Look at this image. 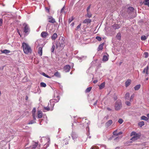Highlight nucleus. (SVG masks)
Segmentation results:
<instances>
[{
	"mask_svg": "<svg viewBox=\"0 0 149 149\" xmlns=\"http://www.w3.org/2000/svg\"><path fill=\"white\" fill-rule=\"evenodd\" d=\"M65 38L62 36L60 37L58 42L56 43V48H57L59 47L61 48H63L65 45Z\"/></svg>",
	"mask_w": 149,
	"mask_h": 149,
	"instance_id": "nucleus-1",
	"label": "nucleus"
},
{
	"mask_svg": "<svg viewBox=\"0 0 149 149\" xmlns=\"http://www.w3.org/2000/svg\"><path fill=\"white\" fill-rule=\"evenodd\" d=\"M22 46L24 53L28 54L31 53V48L25 42H23L22 44Z\"/></svg>",
	"mask_w": 149,
	"mask_h": 149,
	"instance_id": "nucleus-2",
	"label": "nucleus"
},
{
	"mask_svg": "<svg viewBox=\"0 0 149 149\" xmlns=\"http://www.w3.org/2000/svg\"><path fill=\"white\" fill-rule=\"evenodd\" d=\"M59 99V96L58 95H56V97L55 96H54V98L53 99L50 100V105H51L52 110H53V108L54 105V103L58 102Z\"/></svg>",
	"mask_w": 149,
	"mask_h": 149,
	"instance_id": "nucleus-3",
	"label": "nucleus"
},
{
	"mask_svg": "<svg viewBox=\"0 0 149 149\" xmlns=\"http://www.w3.org/2000/svg\"><path fill=\"white\" fill-rule=\"evenodd\" d=\"M130 135L131 136H133L131 139V140L134 141L138 140L140 138L141 136V134H140L136 133L134 132H131Z\"/></svg>",
	"mask_w": 149,
	"mask_h": 149,
	"instance_id": "nucleus-4",
	"label": "nucleus"
},
{
	"mask_svg": "<svg viewBox=\"0 0 149 149\" xmlns=\"http://www.w3.org/2000/svg\"><path fill=\"white\" fill-rule=\"evenodd\" d=\"M122 107V104L120 100H118L115 103V110H119Z\"/></svg>",
	"mask_w": 149,
	"mask_h": 149,
	"instance_id": "nucleus-5",
	"label": "nucleus"
},
{
	"mask_svg": "<svg viewBox=\"0 0 149 149\" xmlns=\"http://www.w3.org/2000/svg\"><path fill=\"white\" fill-rule=\"evenodd\" d=\"M40 144H38V142H33L32 145L30 147V149H35L37 147L38 149H40Z\"/></svg>",
	"mask_w": 149,
	"mask_h": 149,
	"instance_id": "nucleus-6",
	"label": "nucleus"
},
{
	"mask_svg": "<svg viewBox=\"0 0 149 149\" xmlns=\"http://www.w3.org/2000/svg\"><path fill=\"white\" fill-rule=\"evenodd\" d=\"M23 25L24 26V32L25 33H27L29 32L30 31V29L28 25L26 23H24V24Z\"/></svg>",
	"mask_w": 149,
	"mask_h": 149,
	"instance_id": "nucleus-7",
	"label": "nucleus"
},
{
	"mask_svg": "<svg viewBox=\"0 0 149 149\" xmlns=\"http://www.w3.org/2000/svg\"><path fill=\"white\" fill-rule=\"evenodd\" d=\"M148 69H149V67H148V66H147L146 67V68H144V69L143 71V73H145V77L148 76V75L149 74V72H148Z\"/></svg>",
	"mask_w": 149,
	"mask_h": 149,
	"instance_id": "nucleus-8",
	"label": "nucleus"
},
{
	"mask_svg": "<svg viewBox=\"0 0 149 149\" xmlns=\"http://www.w3.org/2000/svg\"><path fill=\"white\" fill-rule=\"evenodd\" d=\"M64 70L65 72H68L69 71L71 68L70 66L69 65H66L64 67Z\"/></svg>",
	"mask_w": 149,
	"mask_h": 149,
	"instance_id": "nucleus-9",
	"label": "nucleus"
},
{
	"mask_svg": "<svg viewBox=\"0 0 149 149\" xmlns=\"http://www.w3.org/2000/svg\"><path fill=\"white\" fill-rule=\"evenodd\" d=\"M49 34L46 31L42 32L41 34V37L44 38H45Z\"/></svg>",
	"mask_w": 149,
	"mask_h": 149,
	"instance_id": "nucleus-10",
	"label": "nucleus"
},
{
	"mask_svg": "<svg viewBox=\"0 0 149 149\" xmlns=\"http://www.w3.org/2000/svg\"><path fill=\"white\" fill-rule=\"evenodd\" d=\"M48 22L50 23H54L56 22L55 19L51 16L48 17Z\"/></svg>",
	"mask_w": 149,
	"mask_h": 149,
	"instance_id": "nucleus-11",
	"label": "nucleus"
},
{
	"mask_svg": "<svg viewBox=\"0 0 149 149\" xmlns=\"http://www.w3.org/2000/svg\"><path fill=\"white\" fill-rule=\"evenodd\" d=\"M108 58L109 55L107 54H106L103 56L102 61L104 62H106L109 59Z\"/></svg>",
	"mask_w": 149,
	"mask_h": 149,
	"instance_id": "nucleus-12",
	"label": "nucleus"
},
{
	"mask_svg": "<svg viewBox=\"0 0 149 149\" xmlns=\"http://www.w3.org/2000/svg\"><path fill=\"white\" fill-rule=\"evenodd\" d=\"M131 81L130 79H127L125 82V85L126 87H128L130 84Z\"/></svg>",
	"mask_w": 149,
	"mask_h": 149,
	"instance_id": "nucleus-13",
	"label": "nucleus"
},
{
	"mask_svg": "<svg viewBox=\"0 0 149 149\" xmlns=\"http://www.w3.org/2000/svg\"><path fill=\"white\" fill-rule=\"evenodd\" d=\"M42 48L41 47H39L38 49V53L40 56L42 55Z\"/></svg>",
	"mask_w": 149,
	"mask_h": 149,
	"instance_id": "nucleus-14",
	"label": "nucleus"
},
{
	"mask_svg": "<svg viewBox=\"0 0 149 149\" xmlns=\"http://www.w3.org/2000/svg\"><path fill=\"white\" fill-rule=\"evenodd\" d=\"M54 75L58 78H60L61 75L60 73L58 71H57L54 73Z\"/></svg>",
	"mask_w": 149,
	"mask_h": 149,
	"instance_id": "nucleus-15",
	"label": "nucleus"
},
{
	"mask_svg": "<svg viewBox=\"0 0 149 149\" xmlns=\"http://www.w3.org/2000/svg\"><path fill=\"white\" fill-rule=\"evenodd\" d=\"M91 22V20L89 19H87L84 20L83 23L84 24H88L90 23Z\"/></svg>",
	"mask_w": 149,
	"mask_h": 149,
	"instance_id": "nucleus-16",
	"label": "nucleus"
},
{
	"mask_svg": "<svg viewBox=\"0 0 149 149\" xmlns=\"http://www.w3.org/2000/svg\"><path fill=\"white\" fill-rule=\"evenodd\" d=\"M57 34L56 33L53 34L52 36L51 37V38L53 40H55L57 37Z\"/></svg>",
	"mask_w": 149,
	"mask_h": 149,
	"instance_id": "nucleus-17",
	"label": "nucleus"
},
{
	"mask_svg": "<svg viewBox=\"0 0 149 149\" xmlns=\"http://www.w3.org/2000/svg\"><path fill=\"white\" fill-rule=\"evenodd\" d=\"M1 52L3 53L8 54L10 52V51L7 49H4L3 50H1Z\"/></svg>",
	"mask_w": 149,
	"mask_h": 149,
	"instance_id": "nucleus-18",
	"label": "nucleus"
},
{
	"mask_svg": "<svg viewBox=\"0 0 149 149\" xmlns=\"http://www.w3.org/2000/svg\"><path fill=\"white\" fill-rule=\"evenodd\" d=\"M38 118H41L42 116V113L41 111H38Z\"/></svg>",
	"mask_w": 149,
	"mask_h": 149,
	"instance_id": "nucleus-19",
	"label": "nucleus"
},
{
	"mask_svg": "<svg viewBox=\"0 0 149 149\" xmlns=\"http://www.w3.org/2000/svg\"><path fill=\"white\" fill-rule=\"evenodd\" d=\"M72 139L73 140H74L77 138V136L75 133L73 132L72 134Z\"/></svg>",
	"mask_w": 149,
	"mask_h": 149,
	"instance_id": "nucleus-20",
	"label": "nucleus"
},
{
	"mask_svg": "<svg viewBox=\"0 0 149 149\" xmlns=\"http://www.w3.org/2000/svg\"><path fill=\"white\" fill-rule=\"evenodd\" d=\"M122 134V132H120L119 133H117V130H116L113 132V134L114 135L116 136H117L121 134Z\"/></svg>",
	"mask_w": 149,
	"mask_h": 149,
	"instance_id": "nucleus-21",
	"label": "nucleus"
},
{
	"mask_svg": "<svg viewBox=\"0 0 149 149\" xmlns=\"http://www.w3.org/2000/svg\"><path fill=\"white\" fill-rule=\"evenodd\" d=\"M134 9L133 7H130L127 8V11L129 13H130L131 12H132L133 10Z\"/></svg>",
	"mask_w": 149,
	"mask_h": 149,
	"instance_id": "nucleus-22",
	"label": "nucleus"
},
{
	"mask_svg": "<svg viewBox=\"0 0 149 149\" xmlns=\"http://www.w3.org/2000/svg\"><path fill=\"white\" fill-rule=\"evenodd\" d=\"M112 121L111 120H109L106 123V125L107 127H109L112 124Z\"/></svg>",
	"mask_w": 149,
	"mask_h": 149,
	"instance_id": "nucleus-23",
	"label": "nucleus"
},
{
	"mask_svg": "<svg viewBox=\"0 0 149 149\" xmlns=\"http://www.w3.org/2000/svg\"><path fill=\"white\" fill-rule=\"evenodd\" d=\"M104 45V43H102L99 45L98 47V50H101L103 49Z\"/></svg>",
	"mask_w": 149,
	"mask_h": 149,
	"instance_id": "nucleus-24",
	"label": "nucleus"
},
{
	"mask_svg": "<svg viewBox=\"0 0 149 149\" xmlns=\"http://www.w3.org/2000/svg\"><path fill=\"white\" fill-rule=\"evenodd\" d=\"M105 83L104 82L102 83L99 86V88L100 89H102L105 86Z\"/></svg>",
	"mask_w": 149,
	"mask_h": 149,
	"instance_id": "nucleus-25",
	"label": "nucleus"
},
{
	"mask_svg": "<svg viewBox=\"0 0 149 149\" xmlns=\"http://www.w3.org/2000/svg\"><path fill=\"white\" fill-rule=\"evenodd\" d=\"M141 119L142 120H143L145 121H147L148 120V118L144 116H142L141 117Z\"/></svg>",
	"mask_w": 149,
	"mask_h": 149,
	"instance_id": "nucleus-26",
	"label": "nucleus"
},
{
	"mask_svg": "<svg viewBox=\"0 0 149 149\" xmlns=\"http://www.w3.org/2000/svg\"><path fill=\"white\" fill-rule=\"evenodd\" d=\"M130 95V93H127L125 95V99L126 100H128L129 98Z\"/></svg>",
	"mask_w": 149,
	"mask_h": 149,
	"instance_id": "nucleus-27",
	"label": "nucleus"
},
{
	"mask_svg": "<svg viewBox=\"0 0 149 149\" xmlns=\"http://www.w3.org/2000/svg\"><path fill=\"white\" fill-rule=\"evenodd\" d=\"M140 87H141V85L140 84L136 85L134 87V90L136 91L138 90L140 88Z\"/></svg>",
	"mask_w": 149,
	"mask_h": 149,
	"instance_id": "nucleus-28",
	"label": "nucleus"
},
{
	"mask_svg": "<svg viewBox=\"0 0 149 149\" xmlns=\"http://www.w3.org/2000/svg\"><path fill=\"white\" fill-rule=\"evenodd\" d=\"M121 34L120 33H118L116 36V37L118 40H120L121 38Z\"/></svg>",
	"mask_w": 149,
	"mask_h": 149,
	"instance_id": "nucleus-29",
	"label": "nucleus"
},
{
	"mask_svg": "<svg viewBox=\"0 0 149 149\" xmlns=\"http://www.w3.org/2000/svg\"><path fill=\"white\" fill-rule=\"evenodd\" d=\"M138 125L140 127H141L144 125V123L143 121H141L139 123Z\"/></svg>",
	"mask_w": 149,
	"mask_h": 149,
	"instance_id": "nucleus-30",
	"label": "nucleus"
},
{
	"mask_svg": "<svg viewBox=\"0 0 149 149\" xmlns=\"http://www.w3.org/2000/svg\"><path fill=\"white\" fill-rule=\"evenodd\" d=\"M144 4L149 6V0H145Z\"/></svg>",
	"mask_w": 149,
	"mask_h": 149,
	"instance_id": "nucleus-31",
	"label": "nucleus"
},
{
	"mask_svg": "<svg viewBox=\"0 0 149 149\" xmlns=\"http://www.w3.org/2000/svg\"><path fill=\"white\" fill-rule=\"evenodd\" d=\"M86 16L88 18H90L92 16L91 14L89 12H87V15H86Z\"/></svg>",
	"mask_w": 149,
	"mask_h": 149,
	"instance_id": "nucleus-32",
	"label": "nucleus"
},
{
	"mask_svg": "<svg viewBox=\"0 0 149 149\" xmlns=\"http://www.w3.org/2000/svg\"><path fill=\"white\" fill-rule=\"evenodd\" d=\"M40 85L41 87H45L46 86V84L42 82L40 83Z\"/></svg>",
	"mask_w": 149,
	"mask_h": 149,
	"instance_id": "nucleus-33",
	"label": "nucleus"
},
{
	"mask_svg": "<svg viewBox=\"0 0 149 149\" xmlns=\"http://www.w3.org/2000/svg\"><path fill=\"white\" fill-rule=\"evenodd\" d=\"M74 19V18L73 17H72L71 18H69L68 19V22L69 24Z\"/></svg>",
	"mask_w": 149,
	"mask_h": 149,
	"instance_id": "nucleus-34",
	"label": "nucleus"
},
{
	"mask_svg": "<svg viewBox=\"0 0 149 149\" xmlns=\"http://www.w3.org/2000/svg\"><path fill=\"white\" fill-rule=\"evenodd\" d=\"M147 39V37L145 36H143L141 37V39L142 40H145Z\"/></svg>",
	"mask_w": 149,
	"mask_h": 149,
	"instance_id": "nucleus-35",
	"label": "nucleus"
},
{
	"mask_svg": "<svg viewBox=\"0 0 149 149\" xmlns=\"http://www.w3.org/2000/svg\"><path fill=\"white\" fill-rule=\"evenodd\" d=\"M91 89V87H89L86 90V92H89Z\"/></svg>",
	"mask_w": 149,
	"mask_h": 149,
	"instance_id": "nucleus-36",
	"label": "nucleus"
},
{
	"mask_svg": "<svg viewBox=\"0 0 149 149\" xmlns=\"http://www.w3.org/2000/svg\"><path fill=\"white\" fill-rule=\"evenodd\" d=\"M53 45L52 46V47L51 48V51L52 52H54V49H55V46L54 44L53 43Z\"/></svg>",
	"mask_w": 149,
	"mask_h": 149,
	"instance_id": "nucleus-37",
	"label": "nucleus"
},
{
	"mask_svg": "<svg viewBox=\"0 0 149 149\" xmlns=\"http://www.w3.org/2000/svg\"><path fill=\"white\" fill-rule=\"evenodd\" d=\"M42 74L44 76L46 77L47 78H51L48 75L46 74H45L44 73H43Z\"/></svg>",
	"mask_w": 149,
	"mask_h": 149,
	"instance_id": "nucleus-38",
	"label": "nucleus"
},
{
	"mask_svg": "<svg viewBox=\"0 0 149 149\" xmlns=\"http://www.w3.org/2000/svg\"><path fill=\"white\" fill-rule=\"evenodd\" d=\"M123 121V120L121 118L119 119L118 120V122L120 124H122Z\"/></svg>",
	"mask_w": 149,
	"mask_h": 149,
	"instance_id": "nucleus-39",
	"label": "nucleus"
},
{
	"mask_svg": "<svg viewBox=\"0 0 149 149\" xmlns=\"http://www.w3.org/2000/svg\"><path fill=\"white\" fill-rule=\"evenodd\" d=\"M35 123L36 121H35L31 120L28 123V124H31Z\"/></svg>",
	"mask_w": 149,
	"mask_h": 149,
	"instance_id": "nucleus-40",
	"label": "nucleus"
},
{
	"mask_svg": "<svg viewBox=\"0 0 149 149\" xmlns=\"http://www.w3.org/2000/svg\"><path fill=\"white\" fill-rule=\"evenodd\" d=\"M144 54L145 55V57L146 58H147L148 56V54L147 52H145Z\"/></svg>",
	"mask_w": 149,
	"mask_h": 149,
	"instance_id": "nucleus-41",
	"label": "nucleus"
},
{
	"mask_svg": "<svg viewBox=\"0 0 149 149\" xmlns=\"http://www.w3.org/2000/svg\"><path fill=\"white\" fill-rule=\"evenodd\" d=\"M96 39L99 41H100L102 40L101 38L99 36L96 37Z\"/></svg>",
	"mask_w": 149,
	"mask_h": 149,
	"instance_id": "nucleus-42",
	"label": "nucleus"
},
{
	"mask_svg": "<svg viewBox=\"0 0 149 149\" xmlns=\"http://www.w3.org/2000/svg\"><path fill=\"white\" fill-rule=\"evenodd\" d=\"M44 109L45 110L48 111L50 110V108L49 107V106H48L46 107H45Z\"/></svg>",
	"mask_w": 149,
	"mask_h": 149,
	"instance_id": "nucleus-43",
	"label": "nucleus"
},
{
	"mask_svg": "<svg viewBox=\"0 0 149 149\" xmlns=\"http://www.w3.org/2000/svg\"><path fill=\"white\" fill-rule=\"evenodd\" d=\"M134 97V94H132L131 96L130 99V101H131L133 99Z\"/></svg>",
	"mask_w": 149,
	"mask_h": 149,
	"instance_id": "nucleus-44",
	"label": "nucleus"
},
{
	"mask_svg": "<svg viewBox=\"0 0 149 149\" xmlns=\"http://www.w3.org/2000/svg\"><path fill=\"white\" fill-rule=\"evenodd\" d=\"M125 104L129 106H130L131 104L130 102L128 101H126L125 102Z\"/></svg>",
	"mask_w": 149,
	"mask_h": 149,
	"instance_id": "nucleus-45",
	"label": "nucleus"
},
{
	"mask_svg": "<svg viewBox=\"0 0 149 149\" xmlns=\"http://www.w3.org/2000/svg\"><path fill=\"white\" fill-rule=\"evenodd\" d=\"M81 24H80L75 29L76 30H78L80 28Z\"/></svg>",
	"mask_w": 149,
	"mask_h": 149,
	"instance_id": "nucleus-46",
	"label": "nucleus"
},
{
	"mask_svg": "<svg viewBox=\"0 0 149 149\" xmlns=\"http://www.w3.org/2000/svg\"><path fill=\"white\" fill-rule=\"evenodd\" d=\"M36 111V109L35 108H34L33 109V110L32 111V113L33 114H35Z\"/></svg>",
	"mask_w": 149,
	"mask_h": 149,
	"instance_id": "nucleus-47",
	"label": "nucleus"
},
{
	"mask_svg": "<svg viewBox=\"0 0 149 149\" xmlns=\"http://www.w3.org/2000/svg\"><path fill=\"white\" fill-rule=\"evenodd\" d=\"M122 137V136H120V137H116L114 139V140H118V139H121Z\"/></svg>",
	"mask_w": 149,
	"mask_h": 149,
	"instance_id": "nucleus-48",
	"label": "nucleus"
},
{
	"mask_svg": "<svg viewBox=\"0 0 149 149\" xmlns=\"http://www.w3.org/2000/svg\"><path fill=\"white\" fill-rule=\"evenodd\" d=\"M90 8V6H89L87 8V12H89V9Z\"/></svg>",
	"mask_w": 149,
	"mask_h": 149,
	"instance_id": "nucleus-49",
	"label": "nucleus"
},
{
	"mask_svg": "<svg viewBox=\"0 0 149 149\" xmlns=\"http://www.w3.org/2000/svg\"><path fill=\"white\" fill-rule=\"evenodd\" d=\"M2 20L1 19H0V26L2 25Z\"/></svg>",
	"mask_w": 149,
	"mask_h": 149,
	"instance_id": "nucleus-50",
	"label": "nucleus"
},
{
	"mask_svg": "<svg viewBox=\"0 0 149 149\" xmlns=\"http://www.w3.org/2000/svg\"><path fill=\"white\" fill-rule=\"evenodd\" d=\"M74 23L72 22L70 26H71V27H73L74 25Z\"/></svg>",
	"mask_w": 149,
	"mask_h": 149,
	"instance_id": "nucleus-51",
	"label": "nucleus"
},
{
	"mask_svg": "<svg viewBox=\"0 0 149 149\" xmlns=\"http://www.w3.org/2000/svg\"><path fill=\"white\" fill-rule=\"evenodd\" d=\"M33 116L34 120H36V118L35 116V114H33Z\"/></svg>",
	"mask_w": 149,
	"mask_h": 149,
	"instance_id": "nucleus-52",
	"label": "nucleus"
},
{
	"mask_svg": "<svg viewBox=\"0 0 149 149\" xmlns=\"http://www.w3.org/2000/svg\"><path fill=\"white\" fill-rule=\"evenodd\" d=\"M97 81H98L97 80H94L93 81V82L94 84H96L97 82Z\"/></svg>",
	"mask_w": 149,
	"mask_h": 149,
	"instance_id": "nucleus-53",
	"label": "nucleus"
},
{
	"mask_svg": "<svg viewBox=\"0 0 149 149\" xmlns=\"http://www.w3.org/2000/svg\"><path fill=\"white\" fill-rule=\"evenodd\" d=\"M64 8L63 7L61 10V12L62 13L63 12V11L64 10Z\"/></svg>",
	"mask_w": 149,
	"mask_h": 149,
	"instance_id": "nucleus-54",
	"label": "nucleus"
},
{
	"mask_svg": "<svg viewBox=\"0 0 149 149\" xmlns=\"http://www.w3.org/2000/svg\"><path fill=\"white\" fill-rule=\"evenodd\" d=\"M107 110H109V111H111V109L110 108H109V107H107Z\"/></svg>",
	"mask_w": 149,
	"mask_h": 149,
	"instance_id": "nucleus-55",
	"label": "nucleus"
},
{
	"mask_svg": "<svg viewBox=\"0 0 149 149\" xmlns=\"http://www.w3.org/2000/svg\"><path fill=\"white\" fill-rule=\"evenodd\" d=\"M97 100L93 104V105H96V104L97 103Z\"/></svg>",
	"mask_w": 149,
	"mask_h": 149,
	"instance_id": "nucleus-56",
	"label": "nucleus"
},
{
	"mask_svg": "<svg viewBox=\"0 0 149 149\" xmlns=\"http://www.w3.org/2000/svg\"><path fill=\"white\" fill-rule=\"evenodd\" d=\"M84 56H81V57H79V58L80 59H82L83 58H84Z\"/></svg>",
	"mask_w": 149,
	"mask_h": 149,
	"instance_id": "nucleus-57",
	"label": "nucleus"
},
{
	"mask_svg": "<svg viewBox=\"0 0 149 149\" xmlns=\"http://www.w3.org/2000/svg\"><path fill=\"white\" fill-rule=\"evenodd\" d=\"M86 120V123H87V124H88V120L86 119H85Z\"/></svg>",
	"mask_w": 149,
	"mask_h": 149,
	"instance_id": "nucleus-58",
	"label": "nucleus"
},
{
	"mask_svg": "<svg viewBox=\"0 0 149 149\" xmlns=\"http://www.w3.org/2000/svg\"><path fill=\"white\" fill-rule=\"evenodd\" d=\"M94 147V149H96V148H97V147H95V146H93V147Z\"/></svg>",
	"mask_w": 149,
	"mask_h": 149,
	"instance_id": "nucleus-59",
	"label": "nucleus"
},
{
	"mask_svg": "<svg viewBox=\"0 0 149 149\" xmlns=\"http://www.w3.org/2000/svg\"><path fill=\"white\" fill-rule=\"evenodd\" d=\"M148 80V77L146 78L145 79V80H146V81Z\"/></svg>",
	"mask_w": 149,
	"mask_h": 149,
	"instance_id": "nucleus-60",
	"label": "nucleus"
},
{
	"mask_svg": "<svg viewBox=\"0 0 149 149\" xmlns=\"http://www.w3.org/2000/svg\"><path fill=\"white\" fill-rule=\"evenodd\" d=\"M46 10L48 11V12H49V9H48L47 8H46Z\"/></svg>",
	"mask_w": 149,
	"mask_h": 149,
	"instance_id": "nucleus-61",
	"label": "nucleus"
},
{
	"mask_svg": "<svg viewBox=\"0 0 149 149\" xmlns=\"http://www.w3.org/2000/svg\"><path fill=\"white\" fill-rule=\"evenodd\" d=\"M147 116L149 118V113L147 114Z\"/></svg>",
	"mask_w": 149,
	"mask_h": 149,
	"instance_id": "nucleus-62",
	"label": "nucleus"
},
{
	"mask_svg": "<svg viewBox=\"0 0 149 149\" xmlns=\"http://www.w3.org/2000/svg\"><path fill=\"white\" fill-rule=\"evenodd\" d=\"M114 99L115 100H116L117 99V97H114Z\"/></svg>",
	"mask_w": 149,
	"mask_h": 149,
	"instance_id": "nucleus-63",
	"label": "nucleus"
},
{
	"mask_svg": "<svg viewBox=\"0 0 149 149\" xmlns=\"http://www.w3.org/2000/svg\"><path fill=\"white\" fill-rule=\"evenodd\" d=\"M103 147H104L105 148H106V146H104V145H103Z\"/></svg>",
	"mask_w": 149,
	"mask_h": 149,
	"instance_id": "nucleus-64",
	"label": "nucleus"
}]
</instances>
